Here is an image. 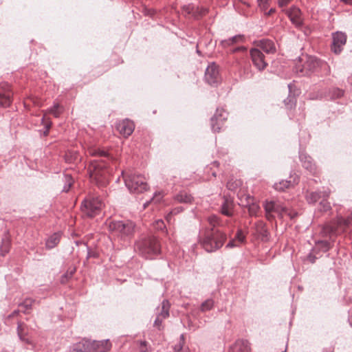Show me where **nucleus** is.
Segmentation results:
<instances>
[{
    "mask_svg": "<svg viewBox=\"0 0 352 352\" xmlns=\"http://www.w3.org/2000/svg\"><path fill=\"white\" fill-rule=\"evenodd\" d=\"M227 239L225 232L219 229H207L203 235L199 236V243L208 252H214L219 250Z\"/></svg>",
    "mask_w": 352,
    "mask_h": 352,
    "instance_id": "nucleus-1",
    "label": "nucleus"
},
{
    "mask_svg": "<svg viewBox=\"0 0 352 352\" xmlns=\"http://www.w3.org/2000/svg\"><path fill=\"white\" fill-rule=\"evenodd\" d=\"M135 248L145 258L153 259L161 253V245L157 238L145 236L135 243Z\"/></svg>",
    "mask_w": 352,
    "mask_h": 352,
    "instance_id": "nucleus-2",
    "label": "nucleus"
},
{
    "mask_svg": "<svg viewBox=\"0 0 352 352\" xmlns=\"http://www.w3.org/2000/svg\"><path fill=\"white\" fill-rule=\"evenodd\" d=\"M296 72L302 75L317 73L322 76L328 75L330 73V67L325 61L314 56H308L301 67L296 65Z\"/></svg>",
    "mask_w": 352,
    "mask_h": 352,
    "instance_id": "nucleus-3",
    "label": "nucleus"
},
{
    "mask_svg": "<svg viewBox=\"0 0 352 352\" xmlns=\"http://www.w3.org/2000/svg\"><path fill=\"white\" fill-rule=\"evenodd\" d=\"M87 173L89 177L97 184H104L109 174L107 163L102 160H92L88 166Z\"/></svg>",
    "mask_w": 352,
    "mask_h": 352,
    "instance_id": "nucleus-4",
    "label": "nucleus"
},
{
    "mask_svg": "<svg viewBox=\"0 0 352 352\" xmlns=\"http://www.w3.org/2000/svg\"><path fill=\"white\" fill-rule=\"evenodd\" d=\"M134 228V223L130 221H113L109 224L111 234L124 240L133 235Z\"/></svg>",
    "mask_w": 352,
    "mask_h": 352,
    "instance_id": "nucleus-5",
    "label": "nucleus"
},
{
    "mask_svg": "<svg viewBox=\"0 0 352 352\" xmlns=\"http://www.w3.org/2000/svg\"><path fill=\"white\" fill-rule=\"evenodd\" d=\"M125 185L131 192L142 193L148 190L146 178L142 175L131 174L124 179Z\"/></svg>",
    "mask_w": 352,
    "mask_h": 352,
    "instance_id": "nucleus-6",
    "label": "nucleus"
},
{
    "mask_svg": "<svg viewBox=\"0 0 352 352\" xmlns=\"http://www.w3.org/2000/svg\"><path fill=\"white\" fill-rule=\"evenodd\" d=\"M104 206V203L98 197H91L84 200L81 204V210L87 217L93 218L98 215Z\"/></svg>",
    "mask_w": 352,
    "mask_h": 352,
    "instance_id": "nucleus-7",
    "label": "nucleus"
},
{
    "mask_svg": "<svg viewBox=\"0 0 352 352\" xmlns=\"http://www.w3.org/2000/svg\"><path fill=\"white\" fill-rule=\"evenodd\" d=\"M103 342L91 341L90 340L82 339L80 342L72 345L73 352H106V350L98 349L100 345H103Z\"/></svg>",
    "mask_w": 352,
    "mask_h": 352,
    "instance_id": "nucleus-8",
    "label": "nucleus"
},
{
    "mask_svg": "<svg viewBox=\"0 0 352 352\" xmlns=\"http://www.w3.org/2000/svg\"><path fill=\"white\" fill-rule=\"evenodd\" d=\"M263 208L265 212V217L268 221L274 219V214H276L279 218L282 219L284 210H287L286 206H283L279 201L274 200H266L263 204Z\"/></svg>",
    "mask_w": 352,
    "mask_h": 352,
    "instance_id": "nucleus-9",
    "label": "nucleus"
},
{
    "mask_svg": "<svg viewBox=\"0 0 352 352\" xmlns=\"http://www.w3.org/2000/svg\"><path fill=\"white\" fill-rule=\"evenodd\" d=\"M346 34L342 32H336L332 34V43L331 50L335 54H340L346 43Z\"/></svg>",
    "mask_w": 352,
    "mask_h": 352,
    "instance_id": "nucleus-10",
    "label": "nucleus"
},
{
    "mask_svg": "<svg viewBox=\"0 0 352 352\" xmlns=\"http://www.w3.org/2000/svg\"><path fill=\"white\" fill-rule=\"evenodd\" d=\"M206 81L212 86H216L220 82L221 78L217 65L214 63H210L206 69Z\"/></svg>",
    "mask_w": 352,
    "mask_h": 352,
    "instance_id": "nucleus-11",
    "label": "nucleus"
},
{
    "mask_svg": "<svg viewBox=\"0 0 352 352\" xmlns=\"http://www.w3.org/2000/svg\"><path fill=\"white\" fill-rule=\"evenodd\" d=\"M228 113L223 109H217L216 113L210 119L211 129L214 132H219L223 121L227 120Z\"/></svg>",
    "mask_w": 352,
    "mask_h": 352,
    "instance_id": "nucleus-12",
    "label": "nucleus"
},
{
    "mask_svg": "<svg viewBox=\"0 0 352 352\" xmlns=\"http://www.w3.org/2000/svg\"><path fill=\"white\" fill-rule=\"evenodd\" d=\"M12 92L6 82L0 83V107L6 108L12 103Z\"/></svg>",
    "mask_w": 352,
    "mask_h": 352,
    "instance_id": "nucleus-13",
    "label": "nucleus"
},
{
    "mask_svg": "<svg viewBox=\"0 0 352 352\" xmlns=\"http://www.w3.org/2000/svg\"><path fill=\"white\" fill-rule=\"evenodd\" d=\"M250 56L254 65L259 70L262 71L267 66V63L265 59V55L257 48H253L250 50Z\"/></svg>",
    "mask_w": 352,
    "mask_h": 352,
    "instance_id": "nucleus-14",
    "label": "nucleus"
},
{
    "mask_svg": "<svg viewBox=\"0 0 352 352\" xmlns=\"http://www.w3.org/2000/svg\"><path fill=\"white\" fill-rule=\"evenodd\" d=\"M116 128L121 135L127 138L133 133L135 129V124L132 120L124 119L117 124Z\"/></svg>",
    "mask_w": 352,
    "mask_h": 352,
    "instance_id": "nucleus-15",
    "label": "nucleus"
},
{
    "mask_svg": "<svg viewBox=\"0 0 352 352\" xmlns=\"http://www.w3.org/2000/svg\"><path fill=\"white\" fill-rule=\"evenodd\" d=\"M287 15L291 22L298 28H300L303 25L302 13L300 10L295 6L292 7L287 11Z\"/></svg>",
    "mask_w": 352,
    "mask_h": 352,
    "instance_id": "nucleus-16",
    "label": "nucleus"
},
{
    "mask_svg": "<svg viewBox=\"0 0 352 352\" xmlns=\"http://www.w3.org/2000/svg\"><path fill=\"white\" fill-rule=\"evenodd\" d=\"M256 45L267 54H274L276 51L274 42L268 38L261 39L257 42Z\"/></svg>",
    "mask_w": 352,
    "mask_h": 352,
    "instance_id": "nucleus-17",
    "label": "nucleus"
},
{
    "mask_svg": "<svg viewBox=\"0 0 352 352\" xmlns=\"http://www.w3.org/2000/svg\"><path fill=\"white\" fill-rule=\"evenodd\" d=\"M299 157L302 166L311 173L315 174L316 172V166L314 163L312 158L306 153H300Z\"/></svg>",
    "mask_w": 352,
    "mask_h": 352,
    "instance_id": "nucleus-18",
    "label": "nucleus"
},
{
    "mask_svg": "<svg viewBox=\"0 0 352 352\" xmlns=\"http://www.w3.org/2000/svg\"><path fill=\"white\" fill-rule=\"evenodd\" d=\"M230 352H250V344L247 340H236L230 347Z\"/></svg>",
    "mask_w": 352,
    "mask_h": 352,
    "instance_id": "nucleus-19",
    "label": "nucleus"
},
{
    "mask_svg": "<svg viewBox=\"0 0 352 352\" xmlns=\"http://www.w3.org/2000/svg\"><path fill=\"white\" fill-rule=\"evenodd\" d=\"M170 307V304L167 300H164L160 306L156 308V316L160 317L164 319H166L169 317V310Z\"/></svg>",
    "mask_w": 352,
    "mask_h": 352,
    "instance_id": "nucleus-20",
    "label": "nucleus"
},
{
    "mask_svg": "<svg viewBox=\"0 0 352 352\" xmlns=\"http://www.w3.org/2000/svg\"><path fill=\"white\" fill-rule=\"evenodd\" d=\"M254 228L256 232L259 235L262 240L267 239L269 232L267 229L266 224L263 221H257L254 225Z\"/></svg>",
    "mask_w": 352,
    "mask_h": 352,
    "instance_id": "nucleus-21",
    "label": "nucleus"
},
{
    "mask_svg": "<svg viewBox=\"0 0 352 352\" xmlns=\"http://www.w3.org/2000/svg\"><path fill=\"white\" fill-rule=\"evenodd\" d=\"M330 190L329 189L322 190V198L319 204V210L322 212H327L331 210V204L327 201V199L330 195Z\"/></svg>",
    "mask_w": 352,
    "mask_h": 352,
    "instance_id": "nucleus-22",
    "label": "nucleus"
},
{
    "mask_svg": "<svg viewBox=\"0 0 352 352\" xmlns=\"http://www.w3.org/2000/svg\"><path fill=\"white\" fill-rule=\"evenodd\" d=\"M61 238L60 232H55L49 236L45 241V247L47 249H52L55 248L60 242Z\"/></svg>",
    "mask_w": 352,
    "mask_h": 352,
    "instance_id": "nucleus-23",
    "label": "nucleus"
},
{
    "mask_svg": "<svg viewBox=\"0 0 352 352\" xmlns=\"http://www.w3.org/2000/svg\"><path fill=\"white\" fill-rule=\"evenodd\" d=\"M232 201L228 198H224L223 202L221 206V214L227 217H231L232 215Z\"/></svg>",
    "mask_w": 352,
    "mask_h": 352,
    "instance_id": "nucleus-24",
    "label": "nucleus"
},
{
    "mask_svg": "<svg viewBox=\"0 0 352 352\" xmlns=\"http://www.w3.org/2000/svg\"><path fill=\"white\" fill-rule=\"evenodd\" d=\"M245 41V36L243 34L235 35L228 39L223 40L221 42L223 47H226L238 43H243Z\"/></svg>",
    "mask_w": 352,
    "mask_h": 352,
    "instance_id": "nucleus-25",
    "label": "nucleus"
},
{
    "mask_svg": "<svg viewBox=\"0 0 352 352\" xmlns=\"http://www.w3.org/2000/svg\"><path fill=\"white\" fill-rule=\"evenodd\" d=\"M175 199L179 203L190 204L192 201V196L185 190L180 191L175 196Z\"/></svg>",
    "mask_w": 352,
    "mask_h": 352,
    "instance_id": "nucleus-26",
    "label": "nucleus"
},
{
    "mask_svg": "<svg viewBox=\"0 0 352 352\" xmlns=\"http://www.w3.org/2000/svg\"><path fill=\"white\" fill-rule=\"evenodd\" d=\"M322 191H316L307 192L305 197L309 204H315L317 201L322 198Z\"/></svg>",
    "mask_w": 352,
    "mask_h": 352,
    "instance_id": "nucleus-27",
    "label": "nucleus"
},
{
    "mask_svg": "<svg viewBox=\"0 0 352 352\" xmlns=\"http://www.w3.org/2000/svg\"><path fill=\"white\" fill-rule=\"evenodd\" d=\"M185 343V338L184 335L182 334L179 337V340L177 344H176L174 347L173 350L174 352H189L188 347H184Z\"/></svg>",
    "mask_w": 352,
    "mask_h": 352,
    "instance_id": "nucleus-28",
    "label": "nucleus"
},
{
    "mask_svg": "<svg viewBox=\"0 0 352 352\" xmlns=\"http://www.w3.org/2000/svg\"><path fill=\"white\" fill-rule=\"evenodd\" d=\"M208 221L210 226H212V228L215 229L216 226H222L223 223L220 220L219 217L217 215L212 214L208 217Z\"/></svg>",
    "mask_w": 352,
    "mask_h": 352,
    "instance_id": "nucleus-29",
    "label": "nucleus"
},
{
    "mask_svg": "<svg viewBox=\"0 0 352 352\" xmlns=\"http://www.w3.org/2000/svg\"><path fill=\"white\" fill-rule=\"evenodd\" d=\"M291 185V181L283 180L279 183H276L274 186L276 190L279 191H283L285 189L289 188Z\"/></svg>",
    "mask_w": 352,
    "mask_h": 352,
    "instance_id": "nucleus-30",
    "label": "nucleus"
},
{
    "mask_svg": "<svg viewBox=\"0 0 352 352\" xmlns=\"http://www.w3.org/2000/svg\"><path fill=\"white\" fill-rule=\"evenodd\" d=\"M214 307V301L212 299H207L201 305V311L204 312L211 310Z\"/></svg>",
    "mask_w": 352,
    "mask_h": 352,
    "instance_id": "nucleus-31",
    "label": "nucleus"
},
{
    "mask_svg": "<svg viewBox=\"0 0 352 352\" xmlns=\"http://www.w3.org/2000/svg\"><path fill=\"white\" fill-rule=\"evenodd\" d=\"M25 328V325L23 322H18L16 331L19 339H24V336L27 335Z\"/></svg>",
    "mask_w": 352,
    "mask_h": 352,
    "instance_id": "nucleus-32",
    "label": "nucleus"
},
{
    "mask_svg": "<svg viewBox=\"0 0 352 352\" xmlns=\"http://www.w3.org/2000/svg\"><path fill=\"white\" fill-rule=\"evenodd\" d=\"M34 301V300L30 298L25 299L23 302L19 304V307L23 308V311L26 314L28 313V310L32 309V303Z\"/></svg>",
    "mask_w": 352,
    "mask_h": 352,
    "instance_id": "nucleus-33",
    "label": "nucleus"
},
{
    "mask_svg": "<svg viewBox=\"0 0 352 352\" xmlns=\"http://www.w3.org/2000/svg\"><path fill=\"white\" fill-rule=\"evenodd\" d=\"M316 248L323 252H327L330 249V243L327 241H318Z\"/></svg>",
    "mask_w": 352,
    "mask_h": 352,
    "instance_id": "nucleus-34",
    "label": "nucleus"
},
{
    "mask_svg": "<svg viewBox=\"0 0 352 352\" xmlns=\"http://www.w3.org/2000/svg\"><path fill=\"white\" fill-rule=\"evenodd\" d=\"M89 154L92 156H98V157H107L108 153L107 151L101 150L100 148H91L89 151Z\"/></svg>",
    "mask_w": 352,
    "mask_h": 352,
    "instance_id": "nucleus-35",
    "label": "nucleus"
},
{
    "mask_svg": "<svg viewBox=\"0 0 352 352\" xmlns=\"http://www.w3.org/2000/svg\"><path fill=\"white\" fill-rule=\"evenodd\" d=\"M162 197L163 196H162V192H155L153 197L151 199V200L149 201H146V203L144 204V208H146L151 201L155 202V203L160 202V200L162 199Z\"/></svg>",
    "mask_w": 352,
    "mask_h": 352,
    "instance_id": "nucleus-36",
    "label": "nucleus"
},
{
    "mask_svg": "<svg viewBox=\"0 0 352 352\" xmlns=\"http://www.w3.org/2000/svg\"><path fill=\"white\" fill-rule=\"evenodd\" d=\"M48 112L58 118L61 113L60 106L58 104H55L48 109Z\"/></svg>",
    "mask_w": 352,
    "mask_h": 352,
    "instance_id": "nucleus-37",
    "label": "nucleus"
},
{
    "mask_svg": "<svg viewBox=\"0 0 352 352\" xmlns=\"http://www.w3.org/2000/svg\"><path fill=\"white\" fill-rule=\"evenodd\" d=\"M184 208L182 206H177L174 208L166 216V219L168 221L171 220V216L175 215L182 212Z\"/></svg>",
    "mask_w": 352,
    "mask_h": 352,
    "instance_id": "nucleus-38",
    "label": "nucleus"
},
{
    "mask_svg": "<svg viewBox=\"0 0 352 352\" xmlns=\"http://www.w3.org/2000/svg\"><path fill=\"white\" fill-rule=\"evenodd\" d=\"M73 179L70 175H65V184L63 186V191L68 192L72 185Z\"/></svg>",
    "mask_w": 352,
    "mask_h": 352,
    "instance_id": "nucleus-39",
    "label": "nucleus"
},
{
    "mask_svg": "<svg viewBox=\"0 0 352 352\" xmlns=\"http://www.w3.org/2000/svg\"><path fill=\"white\" fill-rule=\"evenodd\" d=\"M164 318L156 316V318L154 321L153 326L157 328L159 331H161L164 329V326L162 324Z\"/></svg>",
    "mask_w": 352,
    "mask_h": 352,
    "instance_id": "nucleus-40",
    "label": "nucleus"
},
{
    "mask_svg": "<svg viewBox=\"0 0 352 352\" xmlns=\"http://www.w3.org/2000/svg\"><path fill=\"white\" fill-rule=\"evenodd\" d=\"M140 352H148V343L146 341H137Z\"/></svg>",
    "mask_w": 352,
    "mask_h": 352,
    "instance_id": "nucleus-41",
    "label": "nucleus"
},
{
    "mask_svg": "<svg viewBox=\"0 0 352 352\" xmlns=\"http://www.w3.org/2000/svg\"><path fill=\"white\" fill-rule=\"evenodd\" d=\"M234 239L239 243H243L245 241V236L243 234V231L241 229L237 230Z\"/></svg>",
    "mask_w": 352,
    "mask_h": 352,
    "instance_id": "nucleus-42",
    "label": "nucleus"
},
{
    "mask_svg": "<svg viewBox=\"0 0 352 352\" xmlns=\"http://www.w3.org/2000/svg\"><path fill=\"white\" fill-rule=\"evenodd\" d=\"M287 214L291 219H294L298 216V213L293 209L287 207V210H284L283 215Z\"/></svg>",
    "mask_w": 352,
    "mask_h": 352,
    "instance_id": "nucleus-43",
    "label": "nucleus"
},
{
    "mask_svg": "<svg viewBox=\"0 0 352 352\" xmlns=\"http://www.w3.org/2000/svg\"><path fill=\"white\" fill-rule=\"evenodd\" d=\"M10 242L6 241L4 244L0 248V254L4 256L6 253L9 251Z\"/></svg>",
    "mask_w": 352,
    "mask_h": 352,
    "instance_id": "nucleus-44",
    "label": "nucleus"
},
{
    "mask_svg": "<svg viewBox=\"0 0 352 352\" xmlns=\"http://www.w3.org/2000/svg\"><path fill=\"white\" fill-rule=\"evenodd\" d=\"M344 91L342 89H340L338 88H336L333 89L332 93V98H338L343 96Z\"/></svg>",
    "mask_w": 352,
    "mask_h": 352,
    "instance_id": "nucleus-45",
    "label": "nucleus"
},
{
    "mask_svg": "<svg viewBox=\"0 0 352 352\" xmlns=\"http://www.w3.org/2000/svg\"><path fill=\"white\" fill-rule=\"evenodd\" d=\"M239 243L237 242V241L234 238L231 239L228 244L226 245V248H233L235 247H238L239 245Z\"/></svg>",
    "mask_w": 352,
    "mask_h": 352,
    "instance_id": "nucleus-46",
    "label": "nucleus"
},
{
    "mask_svg": "<svg viewBox=\"0 0 352 352\" xmlns=\"http://www.w3.org/2000/svg\"><path fill=\"white\" fill-rule=\"evenodd\" d=\"M206 12L207 10L206 8H201L199 9L197 8V12L194 13V16L195 18H198L199 16L206 14Z\"/></svg>",
    "mask_w": 352,
    "mask_h": 352,
    "instance_id": "nucleus-47",
    "label": "nucleus"
},
{
    "mask_svg": "<svg viewBox=\"0 0 352 352\" xmlns=\"http://www.w3.org/2000/svg\"><path fill=\"white\" fill-rule=\"evenodd\" d=\"M338 225L339 226H348V225H349V220L344 219H343L342 217H339L338 219Z\"/></svg>",
    "mask_w": 352,
    "mask_h": 352,
    "instance_id": "nucleus-48",
    "label": "nucleus"
},
{
    "mask_svg": "<svg viewBox=\"0 0 352 352\" xmlns=\"http://www.w3.org/2000/svg\"><path fill=\"white\" fill-rule=\"evenodd\" d=\"M268 1L269 0H257L258 5L262 10L266 9Z\"/></svg>",
    "mask_w": 352,
    "mask_h": 352,
    "instance_id": "nucleus-49",
    "label": "nucleus"
},
{
    "mask_svg": "<svg viewBox=\"0 0 352 352\" xmlns=\"http://www.w3.org/2000/svg\"><path fill=\"white\" fill-rule=\"evenodd\" d=\"M259 209V207L257 205H252L249 208V212L250 214H256V211Z\"/></svg>",
    "mask_w": 352,
    "mask_h": 352,
    "instance_id": "nucleus-50",
    "label": "nucleus"
},
{
    "mask_svg": "<svg viewBox=\"0 0 352 352\" xmlns=\"http://www.w3.org/2000/svg\"><path fill=\"white\" fill-rule=\"evenodd\" d=\"M45 117L42 118V122L45 124L46 131H45V134L47 135L48 133L49 129L51 126V122H45Z\"/></svg>",
    "mask_w": 352,
    "mask_h": 352,
    "instance_id": "nucleus-51",
    "label": "nucleus"
},
{
    "mask_svg": "<svg viewBox=\"0 0 352 352\" xmlns=\"http://www.w3.org/2000/svg\"><path fill=\"white\" fill-rule=\"evenodd\" d=\"M292 0H278V6L284 7L287 6Z\"/></svg>",
    "mask_w": 352,
    "mask_h": 352,
    "instance_id": "nucleus-52",
    "label": "nucleus"
},
{
    "mask_svg": "<svg viewBox=\"0 0 352 352\" xmlns=\"http://www.w3.org/2000/svg\"><path fill=\"white\" fill-rule=\"evenodd\" d=\"M307 259L312 263H314L317 259L316 256H315L313 254L309 253L307 256Z\"/></svg>",
    "mask_w": 352,
    "mask_h": 352,
    "instance_id": "nucleus-53",
    "label": "nucleus"
},
{
    "mask_svg": "<svg viewBox=\"0 0 352 352\" xmlns=\"http://www.w3.org/2000/svg\"><path fill=\"white\" fill-rule=\"evenodd\" d=\"M25 336H24V339H19V340L21 341L25 342V344H30L32 346H34V344H33L32 342L29 338H25Z\"/></svg>",
    "mask_w": 352,
    "mask_h": 352,
    "instance_id": "nucleus-54",
    "label": "nucleus"
},
{
    "mask_svg": "<svg viewBox=\"0 0 352 352\" xmlns=\"http://www.w3.org/2000/svg\"><path fill=\"white\" fill-rule=\"evenodd\" d=\"M193 7L190 5L186 6L184 7V9L188 12V14H191L193 12Z\"/></svg>",
    "mask_w": 352,
    "mask_h": 352,
    "instance_id": "nucleus-55",
    "label": "nucleus"
},
{
    "mask_svg": "<svg viewBox=\"0 0 352 352\" xmlns=\"http://www.w3.org/2000/svg\"><path fill=\"white\" fill-rule=\"evenodd\" d=\"M246 48L243 46L238 47L232 50V53H236L239 51H245Z\"/></svg>",
    "mask_w": 352,
    "mask_h": 352,
    "instance_id": "nucleus-56",
    "label": "nucleus"
},
{
    "mask_svg": "<svg viewBox=\"0 0 352 352\" xmlns=\"http://www.w3.org/2000/svg\"><path fill=\"white\" fill-rule=\"evenodd\" d=\"M156 223L157 225V228L160 229H162L164 227V223L162 220H158L156 221Z\"/></svg>",
    "mask_w": 352,
    "mask_h": 352,
    "instance_id": "nucleus-57",
    "label": "nucleus"
},
{
    "mask_svg": "<svg viewBox=\"0 0 352 352\" xmlns=\"http://www.w3.org/2000/svg\"><path fill=\"white\" fill-rule=\"evenodd\" d=\"M19 313V310H14L10 315L8 316V318H12L17 316Z\"/></svg>",
    "mask_w": 352,
    "mask_h": 352,
    "instance_id": "nucleus-58",
    "label": "nucleus"
},
{
    "mask_svg": "<svg viewBox=\"0 0 352 352\" xmlns=\"http://www.w3.org/2000/svg\"><path fill=\"white\" fill-rule=\"evenodd\" d=\"M289 102H291V104L289 106V108H292L294 104H295V98H292V99H289Z\"/></svg>",
    "mask_w": 352,
    "mask_h": 352,
    "instance_id": "nucleus-59",
    "label": "nucleus"
},
{
    "mask_svg": "<svg viewBox=\"0 0 352 352\" xmlns=\"http://www.w3.org/2000/svg\"><path fill=\"white\" fill-rule=\"evenodd\" d=\"M275 12V9L274 8H271L267 13L266 14L267 15H271L274 12Z\"/></svg>",
    "mask_w": 352,
    "mask_h": 352,
    "instance_id": "nucleus-60",
    "label": "nucleus"
},
{
    "mask_svg": "<svg viewBox=\"0 0 352 352\" xmlns=\"http://www.w3.org/2000/svg\"><path fill=\"white\" fill-rule=\"evenodd\" d=\"M340 1L344 2L346 4H349V5L352 4V0H340Z\"/></svg>",
    "mask_w": 352,
    "mask_h": 352,
    "instance_id": "nucleus-61",
    "label": "nucleus"
},
{
    "mask_svg": "<svg viewBox=\"0 0 352 352\" xmlns=\"http://www.w3.org/2000/svg\"><path fill=\"white\" fill-rule=\"evenodd\" d=\"M154 14H155V11L154 10H148V13H147V14H148L150 16H153Z\"/></svg>",
    "mask_w": 352,
    "mask_h": 352,
    "instance_id": "nucleus-62",
    "label": "nucleus"
},
{
    "mask_svg": "<svg viewBox=\"0 0 352 352\" xmlns=\"http://www.w3.org/2000/svg\"><path fill=\"white\" fill-rule=\"evenodd\" d=\"M291 87H292L291 84H289L288 85V88H289V90H291Z\"/></svg>",
    "mask_w": 352,
    "mask_h": 352,
    "instance_id": "nucleus-63",
    "label": "nucleus"
},
{
    "mask_svg": "<svg viewBox=\"0 0 352 352\" xmlns=\"http://www.w3.org/2000/svg\"><path fill=\"white\" fill-rule=\"evenodd\" d=\"M351 219H352V214H351Z\"/></svg>",
    "mask_w": 352,
    "mask_h": 352,
    "instance_id": "nucleus-64",
    "label": "nucleus"
}]
</instances>
